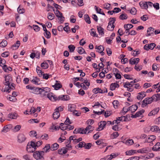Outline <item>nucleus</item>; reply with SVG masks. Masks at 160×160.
<instances>
[{
    "instance_id": "19",
    "label": "nucleus",
    "mask_w": 160,
    "mask_h": 160,
    "mask_svg": "<svg viewBox=\"0 0 160 160\" xmlns=\"http://www.w3.org/2000/svg\"><path fill=\"white\" fill-rule=\"evenodd\" d=\"M159 110V108H154L149 113L148 115L149 116L155 115L158 112Z\"/></svg>"
},
{
    "instance_id": "47",
    "label": "nucleus",
    "mask_w": 160,
    "mask_h": 160,
    "mask_svg": "<svg viewBox=\"0 0 160 160\" xmlns=\"http://www.w3.org/2000/svg\"><path fill=\"white\" fill-rule=\"evenodd\" d=\"M120 19L123 20L126 19L128 18V16L127 14L125 13L122 14L119 17Z\"/></svg>"
},
{
    "instance_id": "32",
    "label": "nucleus",
    "mask_w": 160,
    "mask_h": 160,
    "mask_svg": "<svg viewBox=\"0 0 160 160\" xmlns=\"http://www.w3.org/2000/svg\"><path fill=\"white\" fill-rule=\"evenodd\" d=\"M152 97L154 99V101L156 102L160 100V94L157 93L154 94Z\"/></svg>"
},
{
    "instance_id": "49",
    "label": "nucleus",
    "mask_w": 160,
    "mask_h": 160,
    "mask_svg": "<svg viewBox=\"0 0 160 160\" xmlns=\"http://www.w3.org/2000/svg\"><path fill=\"white\" fill-rule=\"evenodd\" d=\"M68 48L69 49V51L70 52H73L75 48V47L72 45H69Z\"/></svg>"
},
{
    "instance_id": "43",
    "label": "nucleus",
    "mask_w": 160,
    "mask_h": 160,
    "mask_svg": "<svg viewBox=\"0 0 160 160\" xmlns=\"http://www.w3.org/2000/svg\"><path fill=\"white\" fill-rule=\"evenodd\" d=\"M84 18L86 22L87 23H88V24H90L91 23L90 18L88 14L84 15Z\"/></svg>"
},
{
    "instance_id": "53",
    "label": "nucleus",
    "mask_w": 160,
    "mask_h": 160,
    "mask_svg": "<svg viewBox=\"0 0 160 160\" xmlns=\"http://www.w3.org/2000/svg\"><path fill=\"white\" fill-rule=\"evenodd\" d=\"M111 4L108 3H105L103 4V8L109 10L110 8Z\"/></svg>"
},
{
    "instance_id": "25",
    "label": "nucleus",
    "mask_w": 160,
    "mask_h": 160,
    "mask_svg": "<svg viewBox=\"0 0 160 160\" xmlns=\"http://www.w3.org/2000/svg\"><path fill=\"white\" fill-rule=\"evenodd\" d=\"M152 150L155 151H160V142H157L153 147Z\"/></svg>"
},
{
    "instance_id": "26",
    "label": "nucleus",
    "mask_w": 160,
    "mask_h": 160,
    "mask_svg": "<svg viewBox=\"0 0 160 160\" xmlns=\"http://www.w3.org/2000/svg\"><path fill=\"white\" fill-rule=\"evenodd\" d=\"M144 110L143 109H142V110L140 111H139L137 112L135 115H132V117L133 118H136L138 117H140L142 114V113H144Z\"/></svg>"
},
{
    "instance_id": "44",
    "label": "nucleus",
    "mask_w": 160,
    "mask_h": 160,
    "mask_svg": "<svg viewBox=\"0 0 160 160\" xmlns=\"http://www.w3.org/2000/svg\"><path fill=\"white\" fill-rule=\"evenodd\" d=\"M124 27L125 29H128V30H129L133 27V25L131 24H124Z\"/></svg>"
},
{
    "instance_id": "4",
    "label": "nucleus",
    "mask_w": 160,
    "mask_h": 160,
    "mask_svg": "<svg viewBox=\"0 0 160 160\" xmlns=\"http://www.w3.org/2000/svg\"><path fill=\"white\" fill-rule=\"evenodd\" d=\"M5 80L3 82V83L6 86H8L9 87L10 84L12 82V79L10 75L6 76L4 77Z\"/></svg>"
},
{
    "instance_id": "35",
    "label": "nucleus",
    "mask_w": 160,
    "mask_h": 160,
    "mask_svg": "<svg viewBox=\"0 0 160 160\" xmlns=\"http://www.w3.org/2000/svg\"><path fill=\"white\" fill-rule=\"evenodd\" d=\"M53 114V118L54 119H58L60 116V113L57 110H55Z\"/></svg>"
},
{
    "instance_id": "20",
    "label": "nucleus",
    "mask_w": 160,
    "mask_h": 160,
    "mask_svg": "<svg viewBox=\"0 0 160 160\" xmlns=\"http://www.w3.org/2000/svg\"><path fill=\"white\" fill-rule=\"evenodd\" d=\"M18 141L19 143H22L24 142L25 139L26 138L24 135L22 134H19L18 137Z\"/></svg>"
},
{
    "instance_id": "28",
    "label": "nucleus",
    "mask_w": 160,
    "mask_h": 160,
    "mask_svg": "<svg viewBox=\"0 0 160 160\" xmlns=\"http://www.w3.org/2000/svg\"><path fill=\"white\" fill-rule=\"evenodd\" d=\"M18 116V114L14 112H11L8 115V118L11 119H16Z\"/></svg>"
},
{
    "instance_id": "23",
    "label": "nucleus",
    "mask_w": 160,
    "mask_h": 160,
    "mask_svg": "<svg viewBox=\"0 0 160 160\" xmlns=\"http://www.w3.org/2000/svg\"><path fill=\"white\" fill-rule=\"evenodd\" d=\"M51 150V146L50 144H47L43 148V151L44 154L45 153H47L49 152L50 150Z\"/></svg>"
},
{
    "instance_id": "59",
    "label": "nucleus",
    "mask_w": 160,
    "mask_h": 160,
    "mask_svg": "<svg viewBox=\"0 0 160 160\" xmlns=\"http://www.w3.org/2000/svg\"><path fill=\"white\" fill-rule=\"evenodd\" d=\"M119 135V134L117 132H115L111 134V137L112 139L115 138H117Z\"/></svg>"
},
{
    "instance_id": "12",
    "label": "nucleus",
    "mask_w": 160,
    "mask_h": 160,
    "mask_svg": "<svg viewBox=\"0 0 160 160\" xmlns=\"http://www.w3.org/2000/svg\"><path fill=\"white\" fill-rule=\"evenodd\" d=\"M73 133L74 134H77L78 133L86 134L85 129L82 128H76L73 131Z\"/></svg>"
},
{
    "instance_id": "61",
    "label": "nucleus",
    "mask_w": 160,
    "mask_h": 160,
    "mask_svg": "<svg viewBox=\"0 0 160 160\" xmlns=\"http://www.w3.org/2000/svg\"><path fill=\"white\" fill-rule=\"evenodd\" d=\"M21 127L20 125H17L14 127L13 131L15 132L18 131L21 128Z\"/></svg>"
},
{
    "instance_id": "21",
    "label": "nucleus",
    "mask_w": 160,
    "mask_h": 160,
    "mask_svg": "<svg viewBox=\"0 0 160 160\" xmlns=\"http://www.w3.org/2000/svg\"><path fill=\"white\" fill-rule=\"evenodd\" d=\"M94 129V127L90 125H88L85 129L86 133L88 132L87 133L91 132Z\"/></svg>"
},
{
    "instance_id": "60",
    "label": "nucleus",
    "mask_w": 160,
    "mask_h": 160,
    "mask_svg": "<svg viewBox=\"0 0 160 160\" xmlns=\"http://www.w3.org/2000/svg\"><path fill=\"white\" fill-rule=\"evenodd\" d=\"M94 122V121L92 119H89L87 121L86 123L88 125L91 126Z\"/></svg>"
},
{
    "instance_id": "54",
    "label": "nucleus",
    "mask_w": 160,
    "mask_h": 160,
    "mask_svg": "<svg viewBox=\"0 0 160 160\" xmlns=\"http://www.w3.org/2000/svg\"><path fill=\"white\" fill-rule=\"evenodd\" d=\"M41 91H42V92H45L47 93L50 91V88L48 87L42 88H41Z\"/></svg>"
},
{
    "instance_id": "57",
    "label": "nucleus",
    "mask_w": 160,
    "mask_h": 160,
    "mask_svg": "<svg viewBox=\"0 0 160 160\" xmlns=\"http://www.w3.org/2000/svg\"><path fill=\"white\" fill-rule=\"evenodd\" d=\"M130 12L132 14L135 15L136 13L137 10L135 8L133 7L130 10Z\"/></svg>"
},
{
    "instance_id": "42",
    "label": "nucleus",
    "mask_w": 160,
    "mask_h": 160,
    "mask_svg": "<svg viewBox=\"0 0 160 160\" xmlns=\"http://www.w3.org/2000/svg\"><path fill=\"white\" fill-rule=\"evenodd\" d=\"M78 53L80 54H82L83 53H86V52L83 48L80 47L78 48Z\"/></svg>"
},
{
    "instance_id": "13",
    "label": "nucleus",
    "mask_w": 160,
    "mask_h": 160,
    "mask_svg": "<svg viewBox=\"0 0 160 160\" xmlns=\"http://www.w3.org/2000/svg\"><path fill=\"white\" fill-rule=\"evenodd\" d=\"M105 89H106L105 91H104L103 92V90H102L101 89L99 88H95L93 89V91L95 92V93H107L108 92L107 89V88H105Z\"/></svg>"
},
{
    "instance_id": "46",
    "label": "nucleus",
    "mask_w": 160,
    "mask_h": 160,
    "mask_svg": "<svg viewBox=\"0 0 160 160\" xmlns=\"http://www.w3.org/2000/svg\"><path fill=\"white\" fill-rule=\"evenodd\" d=\"M41 67L44 69H47L48 68L49 65L46 62H43L41 63Z\"/></svg>"
},
{
    "instance_id": "6",
    "label": "nucleus",
    "mask_w": 160,
    "mask_h": 160,
    "mask_svg": "<svg viewBox=\"0 0 160 160\" xmlns=\"http://www.w3.org/2000/svg\"><path fill=\"white\" fill-rule=\"evenodd\" d=\"M54 13L56 16L58 18H60V21L61 23H62L64 21V17L62 16V13L57 10L55 11H54Z\"/></svg>"
},
{
    "instance_id": "55",
    "label": "nucleus",
    "mask_w": 160,
    "mask_h": 160,
    "mask_svg": "<svg viewBox=\"0 0 160 160\" xmlns=\"http://www.w3.org/2000/svg\"><path fill=\"white\" fill-rule=\"evenodd\" d=\"M22 158L25 160H31L30 156L28 154L24 155L23 156Z\"/></svg>"
},
{
    "instance_id": "48",
    "label": "nucleus",
    "mask_w": 160,
    "mask_h": 160,
    "mask_svg": "<svg viewBox=\"0 0 160 160\" xmlns=\"http://www.w3.org/2000/svg\"><path fill=\"white\" fill-rule=\"evenodd\" d=\"M7 45V42L5 40H3L0 43V47H5Z\"/></svg>"
},
{
    "instance_id": "3",
    "label": "nucleus",
    "mask_w": 160,
    "mask_h": 160,
    "mask_svg": "<svg viewBox=\"0 0 160 160\" xmlns=\"http://www.w3.org/2000/svg\"><path fill=\"white\" fill-rule=\"evenodd\" d=\"M110 21L109 22L108 25L107 26V29L108 30L112 31L113 30L115 26L113 24L116 21L115 18H110Z\"/></svg>"
},
{
    "instance_id": "30",
    "label": "nucleus",
    "mask_w": 160,
    "mask_h": 160,
    "mask_svg": "<svg viewBox=\"0 0 160 160\" xmlns=\"http://www.w3.org/2000/svg\"><path fill=\"white\" fill-rule=\"evenodd\" d=\"M119 87V85L117 83H112L110 85V89L111 91H113L116 88H118Z\"/></svg>"
},
{
    "instance_id": "2",
    "label": "nucleus",
    "mask_w": 160,
    "mask_h": 160,
    "mask_svg": "<svg viewBox=\"0 0 160 160\" xmlns=\"http://www.w3.org/2000/svg\"><path fill=\"white\" fill-rule=\"evenodd\" d=\"M37 148L36 143L33 141L31 142L30 145L28 144L27 146V150L28 152H33Z\"/></svg>"
},
{
    "instance_id": "15",
    "label": "nucleus",
    "mask_w": 160,
    "mask_h": 160,
    "mask_svg": "<svg viewBox=\"0 0 160 160\" xmlns=\"http://www.w3.org/2000/svg\"><path fill=\"white\" fill-rule=\"evenodd\" d=\"M150 151V149L148 147H146L142 148L141 149H139L137 152L138 153H146L149 152Z\"/></svg>"
},
{
    "instance_id": "45",
    "label": "nucleus",
    "mask_w": 160,
    "mask_h": 160,
    "mask_svg": "<svg viewBox=\"0 0 160 160\" xmlns=\"http://www.w3.org/2000/svg\"><path fill=\"white\" fill-rule=\"evenodd\" d=\"M55 16L54 14L50 12H49L48 14L47 18L50 20H52L54 18Z\"/></svg>"
},
{
    "instance_id": "39",
    "label": "nucleus",
    "mask_w": 160,
    "mask_h": 160,
    "mask_svg": "<svg viewBox=\"0 0 160 160\" xmlns=\"http://www.w3.org/2000/svg\"><path fill=\"white\" fill-rule=\"evenodd\" d=\"M95 10L98 13L101 14L103 15H105L104 13L102 11V9L100 8H98L96 6H95Z\"/></svg>"
},
{
    "instance_id": "1",
    "label": "nucleus",
    "mask_w": 160,
    "mask_h": 160,
    "mask_svg": "<svg viewBox=\"0 0 160 160\" xmlns=\"http://www.w3.org/2000/svg\"><path fill=\"white\" fill-rule=\"evenodd\" d=\"M33 154V157L37 160H44V155L43 151H36L34 152Z\"/></svg>"
},
{
    "instance_id": "8",
    "label": "nucleus",
    "mask_w": 160,
    "mask_h": 160,
    "mask_svg": "<svg viewBox=\"0 0 160 160\" xmlns=\"http://www.w3.org/2000/svg\"><path fill=\"white\" fill-rule=\"evenodd\" d=\"M156 45L154 43H151L150 44H146L144 47V49L146 50L149 49L152 50L156 46Z\"/></svg>"
},
{
    "instance_id": "14",
    "label": "nucleus",
    "mask_w": 160,
    "mask_h": 160,
    "mask_svg": "<svg viewBox=\"0 0 160 160\" xmlns=\"http://www.w3.org/2000/svg\"><path fill=\"white\" fill-rule=\"evenodd\" d=\"M58 100L67 101L69 99V97L67 95H61L58 97Z\"/></svg>"
},
{
    "instance_id": "7",
    "label": "nucleus",
    "mask_w": 160,
    "mask_h": 160,
    "mask_svg": "<svg viewBox=\"0 0 160 160\" xmlns=\"http://www.w3.org/2000/svg\"><path fill=\"white\" fill-rule=\"evenodd\" d=\"M137 109V106L136 105H133L129 107L128 109H126V111H124V112H122L123 113V115H125L129 111H131V112H134L136 111Z\"/></svg>"
},
{
    "instance_id": "50",
    "label": "nucleus",
    "mask_w": 160,
    "mask_h": 160,
    "mask_svg": "<svg viewBox=\"0 0 160 160\" xmlns=\"http://www.w3.org/2000/svg\"><path fill=\"white\" fill-rule=\"evenodd\" d=\"M112 104L113 106L115 108H118L119 103L118 101L114 100L112 102Z\"/></svg>"
},
{
    "instance_id": "9",
    "label": "nucleus",
    "mask_w": 160,
    "mask_h": 160,
    "mask_svg": "<svg viewBox=\"0 0 160 160\" xmlns=\"http://www.w3.org/2000/svg\"><path fill=\"white\" fill-rule=\"evenodd\" d=\"M47 98L52 101H55L58 100V97L54 95L52 92L48 93L47 94Z\"/></svg>"
},
{
    "instance_id": "64",
    "label": "nucleus",
    "mask_w": 160,
    "mask_h": 160,
    "mask_svg": "<svg viewBox=\"0 0 160 160\" xmlns=\"http://www.w3.org/2000/svg\"><path fill=\"white\" fill-rule=\"evenodd\" d=\"M134 69L137 71H140L142 69V66L141 65H135L134 68Z\"/></svg>"
},
{
    "instance_id": "31",
    "label": "nucleus",
    "mask_w": 160,
    "mask_h": 160,
    "mask_svg": "<svg viewBox=\"0 0 160 160\" xmlns=\"http://www.w3.org/2000/svg\"><path fill=\"white\" fill-rule=\"evenodd\" d=\"M97 29L99 34L100 35L102 36L104 34V29L102 27L100 26H97Z\"/></svg>"
},
{
    "instance_id": "10",
    "label": "nucleus",
    "mask_w": 160,
    "mask_h": 160,
    "mask_svg": "<svg viewBox=\"0 0 160 160\" xmlns=\"http://www.w3.org/2000/svg\"><path fill=\"white\" fill-rule=\"evenodd\" d=\"M14 84L12 82L11 84H10L9 87H8H8H5L4 92H6L8 93H9L11 92V89L14 90Z\"/></svg>"
},
{
    "instance_id": "18",
    "label": "nucleus",
    "mask_w": 160,
    "mask_h": 160,
    "mask_svg": "<svg viewBox=\"0 0 160 160\" xmlns=\"http://www.w3.org/2000/svg\"><path fill=\"white\" fill-rule=\"evenodd\" d=\"M107 124L106 122L105 121H101L100 122V125L96 129L97 131H100L102 130L103 128Z\"/></svg>"
},
{
    "instance_id": "11",
    "label": "nucleus",
    "mask_w": 160,
    "mask_h": 160,
    "mask_svg": "<svg viewBox=\"0 0 160 160\" xmlns=\"http://www.w3.org/2000/svg\"><path fill=\"white\" fill-rule=\"evenodd\" d=\"M139 59L138 58H132L129 59V63L131 65L135 64L136 65L139 62Z\"/></svg>"
},
{
    "instance_id": "17",
    "label": "nucleus",
    "mask_w": 160,
    "mask_h": 160,
    "mask_svg": "<svg viewBox=\"0 0 160 160\" xmlns=\"http://www.w3.org/2000/svg\"><path fill=\"white\" fill-rule=\"evenodd\" d=\"M146 92H141L138 94L137 98L139 100H142L146 96Z\"/></svg>"
},
{
    "instance_id": "63",
    "label": "nucleus",
    "mask_w": 160,
    "mask_h": 160,
    "mask_svg": "<svg viewBox=\"0 0 160 160\" xmlns=\"http://www.w3.org/2000/svg\"><path fill=\"white\" fill-rule=\"evenodd\" d=\"M92 146L91 143H89L87 144V145L85 143V145L84 146V148L86 149H90Z\"/></svg>"
},
{
    "instance_id": "52",
    "label": "nucleus",
    "mask_w": 160,
    "mask_h": 160,
    "mask_svg": "<svg viewBox=\"0 0 160 160\" xmlns=\"http://www.w3.org/2000/svg\"><path fill=\"white\" fill-rule=\"evenodd\" d=\"M134 143L132 139H129L127 140L125 142L126 144L128 145H131Z\"/></svg>"
},
{
    "instance_id": "22",
    "label": "nucleus",
    "mask_w": 160,
    "mask_h": 160,
    "mask_svg": "<svg viewBox=\"0 0 160 160\" xmlns=\"http://www.w3.org/2000/svg\"><path fill=\"white\" fill-rule=\"evenodd\" d=\"M154 28L152 27L149 28L147 30V34L146 35L147 37L149 36H151L153 34V32H154Z\"/></svg>"
},
{
    "instance_id": "56",
    "label": "nucleus",
    "mask_w": 160,
    "mask_h": 160,
    "mask_svg": "<svg viewBox=\"0 0 160 160\" xmlns=\"http://www.w3.org/2000/svg\"><path fill=\"white\" fill-rule=\"evenodd\" d=\"M41 138L42 140H47L48 138V135L46 133L44 134L41 136Z\"/></svg>"
},
{
    "instance_id": "34",
    "label": "nucleus",
    "mask_w": 160,
    "mask_h": 160,
    "mask_svg": "<svg viewBox=\"0 0 160 160\" xmlns=\"http://www.w3.org/2000/svg\"><path fill=\"white\" fill-rule=\"evenodd\" d=\"M59 147V145L57 143L53 144L51 147V151H54L57 150Z\"/></svg>"
},
{
    "instance_id": "24",
    "label": "nucleus",
    "mask_w": 160,
    "mask_h": 160,
    "mask_svg": "<svg viewBox=\"0 0 160 160\" xmlns=\"http://www.w3.org/2000/svg\"><path fill=\"white\" fill-rule=\"evenodd\" d=\"M139 4L142 9H147L148 8L147 2H140Z\"/></svg>"
},
{
    "instance_id": "37",
    "label": "nucleus",
    "mask_w": 160,
    "mask_h": 160,
    "mask_svg": "<svg viewBox=\"0 0 160 160\" xmlns=\"http://www.w3.org/2000/svg\"><path fill=\"white\" fill-rule=\"evenodd\" d=\"M56 83L54 85H53L52 86L55 88V89L58 90L61 88L62 85L58 83L59 82V81H56Z\"/></svg>"
},
{
    "instance_id": "33",
    "label": "nucleus",
    "mask_w": 160,
    "mask_h": 160,
    "mask_svg": "<svg viewBox=\"0 0 160 160\" xmlns=\"http://www.w3.org/2000/svg\"><path fill=\"white\" fill-rule=\"evenodd\" d=\"M20 43L19 41H17L16 43L12 46V48L13 50H16L20 46Z\"/></svg>"
},
{
    "instance_id": "27",
    "label": "nucleus",
    "mask_w": 160,
    "mask_h": 160,
    "mask_svg": "<svg viewBox=\"0 0 160 160\" xmlns=\"http://www.w3.org/2000/svg\"><path fill=\"white\" fill-rule=\"evenodd\" d=\"M41 90L42 89L41 88L34 87L33 91H32V92L35 94H40Z\"/></svg>"
},
{
    "instance_id": "5",
    "label": "nucleus",
    "mask_w": 160,
    "mask_h": 160,
    "mask_svg": "<svg viewBox=\"0 0 160 160\" xmlns=\"http://www.w3.org/2000/svg\"><path fill=\"white\" fill-rule=\"evenodd\" d=\"M154 101V99L152 96L150 98H145L142 101V107H144L147 104L151 103L152 102Z\"/></svg>"
},
{
    "instance_id": "51",
    "label": "nucleus",
    "mask_w": 160,
    "mask_h": 160,
    "mask_svg": "<svg viewBox=\"0 0 160 160\" xmlns=\"http://www.w3.org/2000/svg\"><path fill=\"white\" fill-rule=\"evenodd\" d=\"M74 105L69 104L68 106V110L71 112H73L74 111Z\"/></svg>"
},
{
    "instance_id": "29",
    "label": "nucleus",
    "mask_w": 160,
    "mask_h": 160,
    "mask_svg": "<svg viewBox=\"0 0 160 160\" xmlns=\"http://www.w3.org/2000/svg\"><path fill=\"white\" fill-rule=\"evenodd\" d=\"M31 81L32 82L36 85L40 84L41 83L40 80L37 77H33Z\"/></svg>"
},
{
    "instance_id": "40",
    "label": "nucleus",
    "mask_w": 160,
    "mask_h": 160,
    "mask_svg": "<svg viewBox=\"0 0 160 160\" xmlns=\"http://www.w3.org/2000/svg\"><path fill=\"white\" fill-rule=\"evenodd\" d=\"M133 83H131V82H127L125 83V84L123 86L125 88H128V87H132L133 86Z\"/></svg>"
},
{
    "instance_id": "38",
    "label": "nucleus",
    "mask_w": 160,
    "mask_h": 160,
    "mask_svg": "<svg viewBox=\"0 0 160 160\" xmlns=\"http://www.w3.org/2000/svg\"><path fill=\"white\" fill-rule=\"evenodd\" d=\"M159 127L157 126H152L150 128V130L152 132H157L160 131Z\"/></svg>"
},
{
    "instance_id": "41",
    "label": "nucleus",
    "mask_w": 160,
    "mask_h": 160,
    "mask_svg": "<svg viewBox=\"0 0 160 160\" xmlns=\"http://www.w3.org/2000/svg\"><path fill=\"white\" fill-rule=\"evenodd\" d=\"M60 125L62 130H64L67 129L68 125L65 124V123H61Z\"/></svg>"
},
{
    "instance_id": "62",
    "label": "nucleus",
    "mask_w": 160,
    "mask_h": 160,
    "mask_svg": "<svg viewBox=\"0 0 160 160\" xmlns=\"http://www.w3.org/2000/svg\"><path fill=\"white\" fill-rule=\"evenodd\" d=\"M33 28L34 30L36 32H38L40 30V28L37 25H33Z\"/></svg>"
},
{
    "instance_id": "36",
    "label": "nucleus",
    "mask_w": 160,
    "mask_h": 160,
    "mask_svg": "<svg viewBox=\"0 0 160 160\" xmlns=\"http://www.w3.org/2000/svg\"><path fill=\"white\" fill-rule=\"evenodd\" d=\"M58 151L59 154H62L66 153L68 151V150L66 148H63L61 149H58Z\"/></svg>"
},
{
    "instance_id": "16",
    "label": "nucleus",
    "mask_w": 160,
    "mask_h": 160,
    "mask_svg": "<svg viewBox=\"0 0 160 160\" xmlns=\"http://www.w3.org/2000/svg\"><path fill=\"white\" fill-rule=\"evenodd\" d=\"M156 139V137L155 136L151 135L145 140L144 142L151 143L152 142Z\"/></svg>"
},
{
    "instance_id": "58",
    "label": "nucleus",
    "mask_w": 160,
    "mask_h": 160,
    "mask_svg": "<svg viewBox=\"0 0 160 160\" xmlns=\"http://www.w3.org/2000/svg\"><path fill=\"white\" fill-rule=\"evenodd\" d=\"M85 145V143L84 142H80L77 145V146L78 148H82L84 147Z\"/></svg>"
}]
</instances>
